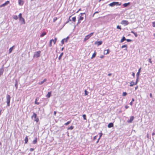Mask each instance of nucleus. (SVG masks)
I'll return each instance as SVG.
<instances>
[{
    "label": "nucleus",
    "mask_w": 155,
    "mask_h": 155,
    "mask_svg": "<svg viewBox=\"0 0 155 155\" xmlns=\"http://www.w3.org/2000/svg\"><path fill=\"white\" fill-rule=\"evenodd\" d=\"M41 53V51H38L35 52L34 53V55L33 56V58H38L40 56V54Z\"/></svg>",
    "instance_id": "nucleus-4"
},
{
    "label": "nucleus",
    "mask_w": 155,
    "mask_h": 155,
    "mask_svg": "<svg viewBox=\"0 0 155 155\" xmlns=\"http://www.w3.org/2000/svg\"><path fill=\"white\" fill-rule=\"evenodd\" d=\"M130 87H132L134 85V82L133 81L130 82Z\"/></svg>",
    "instance_id": "nucleus-28"
},
{
    "label": "nucleus",
    "mask_w": 155,
    "mask_h": 155,
    "mask_svg": "<svg viewBox=\"0 0 155 155\" xmlns=\"http://www.w3.org/2000/svg\"><path fill=\"white\" fill-rule=\"evenodd\" d=\"M96 53L95 51L94 52L93 54V55H92V57H91V58L92 59L93 58H94L96 57Z\"/></svg>",
    "instance_id": "nucleus-25"
},
{
    "label": "nucleus",
    "mask_w": 155,
    "mask_h": 155,
    "mask_svg": "<svg viewBox=\"0 0 155 155\" xmlns=\"http://www.w3.org/2000/svg\"><path fill=\"white\" fill-rule=\"evenodd\" d=\"M46 79L45 78L39 84L41 85L44 82H45L46 81Z\"/></svg>",
    "instance_id": "nucleus-27"
},
{
    "label": "nucleus",
    "mask_w": 155,
    "mask_h": 155,
    "mask_svg": "<svg viewBox=\"0 0 155 155\" xmlns=\"http://www.w3.org/2000/svg\"><path fill=\"white\" fill-rule=\"evenodd\" d=\"M117 29H120V30H121V26L120 25H117Z\"/></svg>",
    "instance_id": "nucleus-43"
},
{
    "label": "nucleus",
    "mask_w": 155,
    "mask_h": 155,
    "mask_svg": "<svg viewBox=\"0 0 155 155\" xmlns=\"http://www.w3.org/2000/svg\"><path fill=\"white\" fill-rule=\"evenodd\" d=\"M18 4L20 5H22L23 4V2L22 0H18Z\"/></svg>",
    "instance_id": "nucleus-19"
},
{
    "label": "nucleus",
    "mask_w": 155,
    "mask_h": 155,
    "mask_svg": "<svg viewBox=\"0 0 155 155\" xmlns=\"http://www.w3.org/2000/svg\"><path fill=\"white\" fill-rule=\"evenodd\" d=\"M110 51L109 49L105 50L104 51V54H109Z\"/></svg>",
    "instance_id": "nucleus-14"
},
{
    "label": "nucleus",
    "mask_w": 155,
    "mask_h": 155,
    "mask_svg": "<svg viewBox=\"0 0 155 155\" xmlns=\"http://www.w3.org/2000/svg\"><path fill=\"white\" fill-rule=\"evenodd\" d=\"M71 17V16L69 17V18L68 19V21L66 22L65 24L68 23L69 21H71V20L70 18Z\"/></svg>",
    "instance_id": "nucleus-36"
},
{
    "label": "nucleus",
    "mask_w": 155,
    "mask_h": 155,
    "mask_svg": "<svg viewBox=\"0 0 155 155\" xmlns=\"http://www.w3.org/2000/svg\"><path fill=\"white\" fill-rule=\"evenodd\" d=\"M58 19L57 17L54 18L53 19V22H55Z\"/></svg>",
    "instance_id": "nucleus-47"
},
{
    "label": "nucleus",
    "mask_w": 155,
    "mask_h": 155,
    "mask_svg": "<svg viewBox=\"0 0 155 155\" xmlns=\"http://www.w3.org/2000/svg\"><path fill=\"white\" fill-rule=\"evenodd\" d=\"M100 139V138H99L97 140L96 142V143H97L99 142V140Z\"/></svg>",
    "instance_id": "nucleus-58"
},
{
    "label": "nucleus",
    "mask_w": 155,
    "mask_h": 155,
    "mask_svg": "<svg viewBox=\"0 0 155 155\" xmlns=\"http://www.w3.org/2000/svg\"><path fill=\"white\" fill-rule=\"evenodd\" d=\"M69 38V36H68L66 38L63 39L61 41V43L62 44H64V42H67Z\"/></svg>",
    "instance_id": "nucleus-6"
},
{
    "label": "nucleus",
    "mask_w": 155,
    "mask_h": 155,
    "mask_svg": "<svg viewBox=\"0 0 155 155\" xmlns=\"http://www.w3.org/2000/svg\"><path fill=\"white\" fill-rule=\"evenodd\" d=\"M139 77H137V78H136V81H137L138 82V80H139Z\"/></svg>",
    "instance_id": "nucleus-53"
},
{
    "label": "nucleus",
    "mask_w": 155,
    "mask_h": 155,
    "mask_svg": "<svg viewBox=\"0 0 155 155\" xmlns=\"http://www.w3.org/2000/svg\"><path fill=\"white\" fill-rule=\"evenodd\" d=\"M19 21L21 22V24H25V19L23 18H20V19H19Z\"/></svg>",
    "instance_id": "nucleus-9"
},
{
    "label": "nucleus",
    "mask_w": 155,
    "mask_h": 155,
    "mask_svg": "<svg viewBox=\"0 0 155 155\" xmlns=\"http://www.w3.org/2000/svg\"><path fill=\"white\" fill-rule=\"evenodd\" d=\"M64 54V53L63 52H62L61 54H60V56H59L58 57V59L59 60H60L62 58V56L63 54Z\"/></svg>",
    "instance_id": "nucleus-26"
},
{
    "label": "nucleus",
    "mask_w": 155,
    "mask_h": 155,
    "mask_svg": "<svg viewBox=\"0 0 155 155\" xmlns=\"http://www.w3.org/2000/svg\"><path fill=\"white\" fill-rule=\"evenodd\" d=\"M19 19L23 18L22 16V14L20 13L18 15Z\"/></svg>",
    "instance_id": "nucleus-38"
},
{
    "label": "nucleus",
    "mask_w": 155,
    "mask_h": 155,
    "mask_svg": "<svg viewBox=\"0 0 155 155\" xmlns=\"http://www.w3.org/2000/svg\"><path fill=\"white\" fill-rule=\"evenodd\" d=\"M15 86L16 87V89L17 90L18 89V81L16 79L15 80Z\"/></svg>",
    "instance_id": "nucleus-18"
},
{
    "label": "nucleus",
    "mask_w": 155,
    "mask_h": 155,
    "mask_svg": "<svg viewBox=\"0 0 155 155\" xmlns=\"http://www.w3.org/2000/svg\"><path fill=\"white\" fill-rule=\"evenodd\" d=\"M127 95V93L126 92H123V93L122 96H125Z\"/></svg>",
    "instance_id": "nucleus-37"
},
{
    "label": "nucleus",
    "mask_w": 155,
    "mask_h": 155,
    "mask_svg": "<svg viewBox=\"0 0 155 155\" xmlns=\"http://www.w3.org/2000/svg\"><path fill=\"white\" fill-rule=\"evenodd\" d=\"M102 135H103V134L102 133H100L99 138H101V137L102 136Z\"/></svg>",
    "instance_id": "nucleus-51"
},
{
    "label": "nucleus",
    "mask_w": 155,
    "mask_h": 155,
    "mask_svg": "<svg viewBox=\"0 0 155 155\" xmlns=\"http://www.w3.org/2000/svg\"><path fill=\"white\" fill-rule=\"evenodd\" d=\"M126 38L124 36H123L120 40V42L122 43L125 41H126Z\"/></svg>",
    "instance_id": "nucleus-17"
},
{
    "label": "nucleus",
    "mask_w": 155,
    "mask_h": 155,
    "mask_svg": "<svg viewBox=\"0 0 155 155\" xmlns=\"http://www.w3.org/2000/svg\"><path fill=\"white\" fill-rule=\"evenodd\" d=\"M13 18L14 19L16 20L18 19V17L17 15H15L14 16Z\"/></svg>",
    "instance_id": "nucleus-34"
},
{
    "label": "nucleus",
    "mask_w": 155,
    "mask_h": 155,
    "mask_svg": "<svg viewBox=\"0 0 155 155\" xmlns=\"http://www.w3.org/2000/svg\"><path fill=\"white\" fill-rule=\"evenodd\" d=\"M38 98H37L35 99V104H37V105H38V104H40V103L38 102H37V101H38Z\"/></svg>",
    "instance_id": "nucleus-29"
},
{
    "label": "nucleus",
    "mask_w": 155,
    "mask_h": 155,
    "mask_svg": "<svg viewBox=\"0 0 155 155\" xmlns=\"http://www.w3.org/2000/svg\"><path fill=\"white\" fill-rule=\"evenodd\" d=\"M34 149L33 148H31L30 149V151L31 152L33 151L34 150Z\"/></svg>",
    "instance_id": "nucleus-52"
},
{
    "label": "nucleus",
    "mask_w": 155,
    "mask_h": 155,
    "mask_svg": "<svg viewBox=\"0 0 155 155\" xmlns=\"http://www.w3.org/2000/svg\"><path fill=\"white\" fill-rule=\"evenodd\" d=\"M141 68H140L138 70V72H141Z\"/></svg>",
    "instance_id": "nucleus-56"
},
{
    "label": "nucleus",
    "mask_w": 155,
    "mask_h": 155,
    "mask_svg": "<svg viewBox=\"0 0 155 155\" xmlns=\"http://www.w3.org/2000/svg\"><path fill=\"white\" fill-rule=\"evenodd\" d=\"M129 107V106H128L127 105H126L125 106V108H126V109H127V108H128Z\"/></svg>",
    "instance_id": "nucleus-59"
},
{
    "label": "nucleus",
    "mask_w": 155,
    "mask_h": 155,
    "mask_svg": "<svg viewBox=\"0 0 155 155\" xmlns=\"http://www.w3.org/2000/svg\"><path fill=\"white\" fill-rule=\"evenodd\" d=\"M84 19V17L82 16V15H81L80 16V17L79 18V20H80L81 21L83 20Z\"/></svg>",
    "instance_id": "nucleus-39"
},
{
    "label": "nucleus",
    "mask_w": 155,
    "mask_h": 155,
    "mask_svg": "<svg viewBox=\"0 0 155 155\" xmlns=\"http://www.w3.org/2000/svg\"><path fill=\"white\" fill-rule=\"evenodd\" d=\"M131 4V3L130 2H128L127 3H125L123 4V6L124 8L127 7L128 6L130 5Z\"/></svg>",
    "instance_id": "nucleus-11"
},
{
    "label": "nucleus",
    "mask_w": 155,
    "mask_h": 155,
    "mask_svg": "<svg viewBox=\"0 0 155 155\" xmlns=\"http://www.w3.org/2000/svg\"><path fill=\"white\" fill-rule=\"evenodd\" d=\"M37 142V138L36 137L35 139L33 141V143L34 144H36Z\"/></svg>",
    "instance_id": "nucleus-24"
},
{
    "label": "nucleus",
    "mask_w": 155,
    "mask_h": 155,
    "mask_svg": "<svg viewBox=\"0 0 155 155\" xmlns=\"http://www.w3.org/2000/svg\"><path fill=\"white\" fill-rule=\"evenodd\" d=\"M94 33V32H92L90 34L86 36L84 40V41L85 42L87 40H88L91 36L93 35Z\"/></svg>",
    "instance_id": "nucleus-5"
},
{
    "label": "nucleus",
    "mask_w": 155,
    "mask_h": 155,
    "mask_svg": "<svg viewBox=\"0 0 155 155\" xmlns=\"http://www.w3.org/2000/svg\"><path fill=\"white\" fill-rule=\"evenodd\" d=\"M34 118V121L36 122H38L39 121L38 118L37 117V115L36 113L33 112V115L31 116V118L32 119L33 118Z\"/></svg>",
    "instance_id": "nucleus-3"
},
{
    "label": "nucleus",
    "mask_w": 155,
    "mask_h": 155,
    "mask_svg": "<svg viewBox=\"0 0 155 155\" xmlns=\"http://www.w3.org/2000/svg\"><path fill=\"white\" fill-rule=\"evenodd\" d=\"M134 101L135 100H134V98H132L131 102H134Z\"/></svg>",
    "instance_id": "nucleus-61"
},
{
    "label": "nucleus",
    "mask_w": 155,
    "mask_h": 155,
    "mask_svg": "<svg viewBox=\"0 0 155 155\" xmlns=\"http://www.w3.org/2000/svg\"><path fill=\"white\" fill-rule=\"evenodd\" d=\"M57 40V38L55 37L54 38V40L53 39H52L50 40V41H51L52 42V41H53L54 42V44L56 43Z\"/></svg>",
    "instance_id": "nucleus-16"
},
{
    "label": "nucleus",
    "mask_w": 155,
    "mask_h": 155,
    "mask_svg": "<svg viewBox=\"0 0 155 155\" xmlns=\"http://www.w3.org/2000/svg\"><path fill=\"white\" fill-rule=\"evenodd\" d=\"M46 34V32L43 31V32L40 35V37H42L44 36Z\"/></svg>",
    "instance_id": "nucleus-21"
},
{
    "label": "nucleus",
    "mask_w": 155,
    "mask_h": 155,
    "mask_svg": "<svg viewBox=\"0 0 155 155\" xmlns=\"http://www.w3.org/2000/svg\"><path fill=\"white\" fill-rule=\"evenodd\" d=\"M74 128V126H71L69 127L68 128V130H72Z\"/></svg>",
    "instance_id": "nucleus-30"
},
{
    "label": "nucleus",
    "mask_w": 155,
    "mask_h": 155,
    "mask_svg": "<svg viewBox=\"0 0 155 155\" xmlns=\"http://www.w3.org/2000/svg\"><path fill=\"white\" fill-rule=\"evenodd\" d=\"M102 43V41H97L95 42V44H97L98 46L101 45Z\"/></svg>",
    "instance_id": "nucleus-12"
},
{
    "label": "nucleus",
    "mask_w": 155,
    "mask_h": 155,
    "mask_svg": "<svg viewBox=\"0 0 155 155\" xmlns=\"http://www.w3.org/2000/svg\"><path fill=\"white\" fill-rule=\"evenodd\" d=\"M56 113H57V112L56 111H54V116H55L56 115Z\"/></svg>",
    "instance_id": "nucleus-57"
},
{
    "label": "nucleus",
    "mask_w": 155,
    "mask_h": 155,
    "mask_svg": "<svg viewBox=\"0 0 155 155\" xmlns=\"http://www.w3.org/2000/svg\"><path fill=\"white\" fill-rule=\"evenodd\" d=\"M148 61L151 64H152V61H151V58H149L148 59Z\"/></svg>",
    "instance_id": "nucleus-46"
},
{
    "label": "nucleus",
    "mask_w": 155,
    "mask_h": 155,
    "mask_svg": "<svg viewBox=\"0 0 155 155\" xmlns=\"http://www.w3.org/2000/svg\"><path fill=\"white\" fill-rule=\"evenodd\" d=\"M99 13V12H98V11L96 12H95L94 13V15H95V14H97V13Z\"/></svg>",
    "instance_id": "nucleus-63"
},
{
    "label": "nucleus",
    "mask_w": 155,
    "mask_h": 155,
    "mask_svg": "<svg viewBox=\"0 0 155 155\" xmlns=\"http://www.w3.org/2000/svg\"><path fill=\"white\" fill-rule=\"evenodd\" d=\"M121 24L124 25H128L129 24V23L128 21L127 20H122L121 22Z\"/></svg>",
    "instance_id": "nucleus-7"
},
{
    "label": "nucleus",
    "mask_w": 155,
    "mask_h": 155,
    "mask_svg": "<svg viewBox=\"0 0 155 155\" xmlns=\"http://www.w3.org/2000/svg\"><path fill=\"white\" fill-rule=\"evenodd\" d=\"M134 116H131L130 117V119L128 120L127 122L129 123H131L134 119Z\"/></svg>",
    "instance_id": "nucleus-8"
},
{
    "label": "nucleus",
    "mask_w": 155,
    "mask_h": 155,
    "mask_svg": "<svg viewBox=\"0 0 155 155\" xmlns=\"http://www.w3.org/2000/svg\"><path fill=\"white\" fill-rule=\"evenodd\" d=\"M85 14V13H81L80 15H82V16L83 15Z\"/></svg>",
    "instance_id": "nucleus-54"
},
{
    "label": "nucleus",
    "mask_w": 155,
    "mask_h": 155,
    "mask_svg": "<svg viewBox=\"0 0 155 155\" xmlns=\"http://www.w3.org/2000/svg\"><path fill=\"white\" fill-rule=\"evenodd\" d=\"M126 48L125 49H124V50H127V45H124L122 46V47H121V48Z\"/></svg>",
    "instance_id": "nucleus-23"
},
{
    "label": "nucleus",
    "mask_w": 155,
    "mask_h": 155,
    "mask_svg": "<svg viewBox=\"0 0 155 155\" xmlns=\"http://www.w3.org/2000/svg\"><path fill=\"white\" fill-rule=\"evenodd\" d=\"M155 135V133L154 132H153L152 133V135L153 136H154V135Z\"/></svg>",
    "instance_id": "nucleus-64"
},
{
    "label": "nucleus",
    "mask_w": 155,
    "mask_h": 155,
    "mask_svg": "<svg viewBox=\"0 0 155 155\" xmlns=\"http://www.w3.org/2000/svg\"><path fill=\"white\" fill-rule=\"evenodd\" d=\"M138 83V82L136 81L134 83V85H137Z\"/></svg>",
    "instance_id": "nucleus-62"
},
{
    "label": "nucleus",
    "mask_w": 155,
    "mask_h": 155,
    "mask_svg": "<svg viewBox=\"0 0 155 155\" xmlns=\"http://www.w3.org/2000/svg\"><path fill=\"white\" fill-rule=\"evenodd\" d=\"M14 47V46H13L9 48V54H10L12 52V51L13 50Z\"/></svg>",
    "instance_id": "nucleus-20"
},
{
    "label": "nucleus",
    "mask_w": 155,
    "mask_h": 155,
    "mask_svg": "<svg viewBox=\"0 0 155 155\" xmlns=\"http://www.w3.org/2000/svg\"><path fill=\"white\" fill-rule=\"evenodd\" d=\"M81 20H79V19H78V23H77V25H76H76H78L81 23Z\"/></svg>",
    "instance_id": "nucleus-44"
},
{
    "label": "nucleus",
    "mask_w": 155,
    "mask_h": 155,
    "mask_svg": "<svg viewBox=\"0 0 155 155\" xmlns=\"http://www.w3.org/2000/svg\"><path fill=\"white\" fill-rule=\"evenodd\" d=\"M152 25L153 27H155V21L152 22Z\"/></svg>",
    "instance_id": "nucleus-40"
},
{
    "label": "nucleus",
    "mask_w": 155,
    "mask_h": 155,
    "mask_svg": "<svg viewBox=\"0 0 155 155\" xmlns=\"http://www.w3.org/2000/svg\"><path fill=\"white\" fill-rule=\"evenodd\" d=\"M132 76H133L134 78L135 77V73L133 72L132 74Z\"/></svg>",
    "instance_id": "nucleus-48"
},
{
    "label": "nucleus",
    "mask_w": 155,
    "mask_h": 155,
    "mask_svg": "<svg viewBox=\"0 0 155 155\" xmlns=\"http://www.w3.org/2000/svg\"><path fill=\"white\" fill-rule=\"evenodd\" d=\"M52 42L50 41L49 45V47H51L52 46Z\"/></svg>",
    "instance_id": "nucleus-45"
},
{
    "label": "nucleus",
    "mask_w": 155,
    "mask_h": 155,
    "mask_svg": "<svg viewBox=\"0 0 155 155\" xmlns=\"http://www.w3.org/2000/svg\"><path fill=\"white\" fill-rule=\"evenodd\" d=\"M6 103L7 104V106L9 107L10 105V101L11 99L10 96L8 94L6 95Z\"/></svg>",
    "instance_id": "nucleus-2"
},
{
    "label": "nucleus",
    "mask_w": 155,
    "mask_h": 155,
    "mask_svg": "<svg viewBox=\"0 0 155 155\" xmlns=\"http://www.w3.org/2000/svg\"><path fill=\"white\" fill-rule=\"evenodd\" d=\"M140 72H137V74H136V76L137 77H139V76L140 75Z\"/></svg>",
    "instance_id": "nucleus-42"
},
{
    "label": "nucleus",
    "mask_w": 155,
    "mask_h": 155,
    "mask_svg": "<svg viewBox=\"0 0 155 155\" xmlns=\"http://www.w3.org/2000/svg\"><path fill=\"white\" fill-rule=\"evenodd\" d=\"M104 55H101L100 57V58H104Z\"/></svg>",
    "instance_id": "nucleus-60"
},
{
    "label": "nucleus",
    "mask_w": 155,
    "mask_h": 155,
    "mask_svg": "<svg viewBox=\"0 0 155 155\" xmlns=\"http://www.w3.org/2000/svg\"><path fill=\"white\" fill-rule=\"evenodd\" d=\"M71 120L68 121L67 123L64 124V125H68L71 123Z\"/></svg>",
    "instance_id": "nucleus-32"
},
{
    "label": "nucleus",
    "mask_w": 155,
    "mask_h": 155,
    "mask_svg": "<svg viewBox=\"0 0 155 155\" xmlns=\"http://www.w3.org/2000/svg\"><path fill=\"white\" fill-rule=\"evenodd\" d=\"M147 138H149V139L151 138L150 137H150L149 136V134H147Z\"/></svg>",
    "instance_id": "nucleus-55"
},
{
    "label": "nucleus",
    "mask_w": 155,
    "mask_h": 155,
    "mask_svg": "<svg viewBox=\"0 0 155 155\" xmlns=\"http://www.w3.org/2000/svg\"><path fill=\"white\" fill-rule=\"evenodd\" d=\"M51 95V92H48V94H47L46 95V97H47V98H49L50 97Z\"/></svg>",
    "instance_id": "nucleus-15"
},
{
    "label": "nucleus",
    "mask_w": 155,
    "mask_h": 155,
    "mask_svg": "<svg viewBox=\"0 0 155 155\" xmlns=\"http://www.w3.org/2000/svg\"><path fill=\"white\" fill-rule=\"evenodd\" d=\"M25 143L26 144L27 143L28 141V136H26L25 140Z\"/></svg>",
    "instance_id": "nucleus-22"
},
{
    "label": "nucleus",
    "mask_w": 155,
    "mask_h": 155,
    "mask_svg": "<svg viewBox=\"0 0 155 155\" xmlns=\"http://www.w3.org/2000/svg\"><path fill=\"white\" fill-rule=\"evenodd\" d=\"M72 20L74 22H75L76 21V17H73L72 18Z\"/></svg>",
    "instance_id": "nucleus-35"
},
{
    "label": "nucleus",
    "mask_w": 155,
    "mask_h": 155,
    "mask_svg": "<svg viewBox=\"0 0 155 155\" xmlns=\"http://www.w3.org/2000/svg\"><path fill=\"white\" fill-rule=\"evenodd\" d=\"M126 40L127 41V42H132V40L130 39H126Z\"/></svg>",
    "instance_id": "nucleus-41"
},
{
    "label": "nucleus",
    "mask_w": 155,
    "mask_h": 155,
    "mask_svg": "<svg viewBox=\"0 0 155 155\" xmlns=\"http://www.w3.org/2000/svg\"><path fill=\"white\" fill-rule=\"evenodd\" d=\"M97 136H95L94 137L93 139V140H96L97 139Z\"/></svg>",
    "instance_id": "nucleus-49"
},
{
    "label": "nucleus",
    "mask_w": 155,
    "mask_h": 155,
    "mask_svg": "<svg viewBox=\"0 0 155 155\" xmlns=\"http://www.w3.org/2000/svg\"><path fill=\"white\" fill-rule=\"evenodd\" d=\"M82 116L84 120H86L87 119L86 116L85 114H83Z\"/></svg>",
    "instance_id": "nucleus-33"
},
{
    "label": "nucleus",
    "mask_w": 155,
    "mask_h": 155,
    "mask_svg": "<svg viewBox=\"0 0 155 155\" xmlns=\"http://www.w3.org/2000/svg\"><path fill=\"white\" fill-rule=\"evenodd\" d=\"M88 93L89 92L86 90H85L84 91L85 95H88Z\"/></svg>",
    "instance_id": "nucleus-31"
},
{
    "label": "nucleus",
    "mask_w": 155,
    "mask_h": 155,
    "mask_svg": "<svg viewBox=\"0 0 155 155\" xmlns=\"http://www.w3.org/2000/svg\"><path fill=\"white\" fill-rule=\"evenodd\" d=\"M134 35L135 37H137L138 36V35L137 34L136 32L135 33H134Z\"/></svg>",
    "instance_id": "nucleus-50"
},
{
    "label": "nucleus",
    "mask_w": 155,
    "mask_h": 155,
    "mask_svg": "<svg viewBox=\"0 0 155 155\" xmlns=\"http://www.w3.org/2000/svg\"><path fill=\"white\" fill-rule=\"evenodd\" d=\"M121 5V3H119L118 2H113L109 4V5L110 6L113 7L115 6H119Z\"/></svg>",
    "instance_id": "nucleus-1"
},
{
    "label": "nucleus",
    "mask_w": 155,
    "mask_h": 155,
    "mask_svg": "<svg viewBox=\"0 0 155 155\" xmlns=\"http://www.w3.org/2000/svg\"><path fill=\"white\" fill-rule=\"evenodd\" d=\"M9 3V1H6L5 3L3 4L2 5L0 6V7H4L6 5H7Z\"/></svg>",
    "instance_id": "nucleus-10"
},
{
    "label": "nucleus",
    "mask_w": 155,
    "mask_h": 155,
    "mask_svg": "<svg viewBox=\"0 0 155 155\" xmlns=\"http://www.w3.org/2000/svg\"><path fill=\"white\" fill-rule=\"evenodd\" d=\"M113 126H114V124H113V123H109L108 124V126H107V127L109 128H111L112 127H113Z\"/></svg>",
    "instance_id": "nucleus-13"
}]
</instances>
